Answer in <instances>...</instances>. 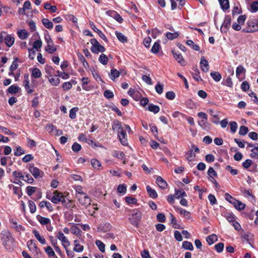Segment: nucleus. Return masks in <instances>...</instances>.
I'll list each match as a JSON object with an SVG mask.
<instances>
[{
    "label": "nucleus",
    "instance_id": "39",
    "mask_svg": "<svg viewBox=\"0 0 258 258\" xmlns=\"http://www.w3.org/2000/svg\"><path fill=\"white\" fill-rule=\"evenodd\" d=\"M211 76L213 80L216 82H219L221 80L222 77L220 74L217 72H212L211 73Z\"/></svg>",
    "mask_w": 258,
    "mask_h": 258
},
{
    "label": "nucleus",
    "instance_id": "10",
    "mask_svg": "<svg viewBox=\"0 0 258 258\" xmlns=\"http://www.w3.org/2000/svg\"><path fill=\"white\" fill-rule=\"evenodd\" d=\"M118 136L119 140L122 145L126 146L128 144L127 135L124 131H120V132L118 134Z\"/></svg>",
    "mask_w": 258,
    "mask_h": 258
},
{
    "label": "nucleus",
    "instance_id": "6",
    "mask_svg": "<svg viewBox=\"0 0 258 258\" xmlns=\"http://www.w3.org/2000/svg\"><path fill=\"white\" fill-rule=\"evenodd\" d=\"M29 170L36 179L39 177H42L44 174L42 171L33 165L30 166Z\"/></svg>",
    "mask_w": 258,
    "mask_h": 258
},
{
    "label": "nucleus",
    "instance_id": "37",
    "mask_svg": "<svg viewBox=\"0 0 258 258\" xmlns=\"http://www.w3.org/2000/svg\"><path fill=\"white\" fill-rule=\"evenodd\" d=\"M182 247L185 249H188L189 250H193L194 247L192 244L189 241H185L182 242Z\"/></svg>",
    "mask_w": 258,
    "mask_h": 258
},
{
    "label": "nucleus",
    "instance_id": "16",
    "mask_svg": "<svg viewBox=\"0 0 258 258\" xmlns=\"http://www.w3.org/2000/svg\"><path fill=\"white\" fill-rule=\"evenodd\" d=\"M10 223L13 228H14L17 231H24L25 228L20 224H18L17 222L14 219L10 220Z\"/></svg>",
    "mask_w": 258,
    "mask_h": 258
},
{
    "label": "nucleus",
    "instance_id": "31",
    "mask_svg": "<svg viewBox=\"0 0 258 258\" xmlns=\"http://www.w3.org/2000/svg\"><path fill=\"white\" fill-rule=\"evenodd\" d=\"M221 9L226 10L229 8V3L228 0H219Z\"/></svg>",
    "mask_w": 258,
    "mask_h": 258
},
{
    "label": "nucleus",
    "instance_id": "53",
    "mask_svg": "<svg viewBox=\"0 0 258 258\" xmlns=\"http://www.w3.org/2000/svg\"><path fill=\"white\" fill-rule=\"evenodd\" d=\"M49 83L54 86H58L60 83V80L59 78H48Z\"/></svg>",
    "mask_w": 258,
    "mask_h": 258
},
{
    "label": "nucleus",
    "instance_id": "29",
    "mask_svg": "<svg viewBox=\"0 0 258 258\" xmlns=\"http://www.w3.org/2000/svg\"><path fill=\"white\" fill-rule=\"evenodd\" d=\"M20 88L15 85H13L9 87L7 89V92L11 94H15L18 93Z\"/></svg>",
    "mask_w": 258,
    "mask_h": 258
},
{
    "label": "nucleus",
    "instance_id": "33",
    "mask_svg": "<svg viewBox=\"0 0 258 258\" xmlns=\"http://www.w3.org/2000/svg\"><path fill=\"white\" fill-rule=\"evenodd\" d=\"M148 109L150 112H152L155 114L158 113L160 111L159 107L153 104H150L149 105Z\"/></svg>",
    "mask_w": 258,
    "mask_h": 258
},
{
    "label": "nucleus",
    "instance_id": "20",
    "mask_svg": "<svg viewBox=\"0 0 258 258\" xmlns=\"http://www.w3.org/2000/svg\"><path fill=\"white\" fill-rule=\"evenodd\" d=\"M32 233L34 235L35 238L39 241L40 243L42 244H45L46 240L45 238L40 235L39 232L37 230L34 229L32 231Z\"/></svg>",
    "mask_w": 258,
    "mask_h": 258
},
{
    "label": "nucleus",
    "instance_id": "55",
    "mask_svg": "<svg viewBox=\"0 0 258 258\" xmlns=\"http://www.w3.org/2000/svg\"><path fill=\"white\" fill-rule=\"evenodd\" d=\"M28 205L30 208V212L31 213H34L36 210V207L35 203L33 201L29 200L28 201Z\"/></svg>",
    "mask_w": 258,
    "mask_h": 258
},
{
    "label": "nucleus",
    "instance_id": "36",
    "mask_svg": "<svg viewBox=\"0 0 258 258\" xmlns=\"http://www.w3.org/2000/svg\"><path fill=\"white\" fill-rule=\"evenodd\" d=\"M45 251L49 257H55L57 258L54 251L50 246H48L45 248Z\"/></svg>",
    "mask_w": 258,
    "mask_h": 258
},
{
    "label": "nucleus",
    "instance_id": "12",
    "mask_svg": "<svg viewBox=\"0 0 258 258\" xmlns=\"http://www.w3.org/2000/svg\"><path fill=\"white\" fill-rule=\"evenodd\" d=\"M24 86L28 94H31L33 92V90L30 89L29 75L28 74H25L24 75Z\"/></svg>",
    "mask_w": 258,
    "mask_h": 258
},
{
    "label": "nucleus",
    "instance_id": "44",
    "mask_svg": "<svg viewBox=\"0 0 258 258\" xmlns=\"http://www.w3.org/2000/svg\"><path fill=\"white\" fill-rule=\"evenodd\" d=\"M170 217L171 218V223L172 225V227L175 229L179 228L180 226L177 222V220L174 216L172 214H170Z\"/></svg>",
    "mask_w": 258,
    "mask_h": 258
},
{
    "label": "nucleus",
    "instance_id": "59",
    "mask_svg": "<svg viewBox=\"0 0 258 258\" xmlns=\"http://www.w3.org/2000/svg\"><path fill=\"white\" fill-rule=\"evenodd\" d=\"M36 187L28 186L26 188V192L29 196H32L36 191Z\"/></svg>",
    "mask_w": 258,
    "mask_h": 258
},
{
    "label": "nucleus",
    "instance_id": "26",
    "mask_svg": "<svg viewBox=\"0 0 258 258\" xmlns=\"http://www.w3.org/2000/svg\"><path fill=\"white\" fill-rule=\"evenodd\" d=\"M175 209L176 211H178L180 215H183L184 217L188 219L190 218V213L189 212L181 208H175Z\"/></svg>",
    "mask_w": 258,
    "mask_h": 258
},
{
    "label": "nucleus",
    "instance_id": "51",
    "mask_svg": "<svg viewBox=\"0 0 258 258\" xmlns=\"http://www.w3.org/2000/svg\"><path fill=\"white\" fill-rule=\"evenodd\" d=\"M175 197L177 199H179L180 198H183L186 196V194L185 191H182L180 189L175 190Z\"/></svg>",
    "mask_w": 258,
    "mask_h": 258
},
{
    "label": "nucleus",
    "instance_id": "8",
    "mask_svg": "<svg viewBox=\"0 0 258 258\" xmlns=\"http://www.w3.org/2000/svg\"><path fill=\"white\" fill-rule=\"evenodd\" d=\"M28 248L36 254H38L40 252L39 249L37 247L34 240H30L27 243Z\"/></svg>",
    "mask_w": 258,
    "mask_h": 258
},
{
    "label": "nucleus",
    "instance_id": "41",
    "mask_svg": "<svg viewBox=\"0 0 258 258\" xmlns=\"http://www.w3.org/2000/svg\"><path fill=\"white\" fill-rule=\"evenodd\" d=\"M209 112L211 115L213 116L215 118H217L218 120H212V121L215 124H218L219 123V118H218V113L217 112H215L212 109L209 110Z\"/></svg>",
    "mask_w": 258,
    "mask_h": 258
},
{
    "label": "nucleus",
    "instance_id": "4",
    "mask_svg": "<svg viewBox=\"0 0 258 258\" xmlns=\"http://www.w3.org/2000/svg\"><path fill=\"white\" fill-rule=\"evenodd\" d=\"M45 40L47 43L45 50L50 53H52L56 50V48L53 46V43L50 35L47 33L45 34Z\"/></svg>",
    "mask_w": 258,
    "mask_h": 258
},
{
    "label": "nucleus",
    "instance_id": "30",
    "mask_svg": "<svg viewBox=\"0 0 258 258\" xmlns=\"http://www.w3.org/2000/svg\"><path fill=\"white\" fill-rule=\"evenodd\" d=\"M75 246L74 247L73 250L77 252H81L84 250V246L83 245H80L79 243V241L77 240H75L74 241Z\"/></svg>",
    "mask_w": 258,
    "mask_h": 258
},
{
    "label": "nucleus",
    "instance_id": "2",
    "mask_svg": "<svg viewBox=\"0 0 258 258\" xmlns=\"http://www.w3.org/2000/svg\"><path fill=\"white\" fill-rule=\"evenodd\" d=\"M247 27L243 31L246 33H252L258 31V19L249 20L247 23Z\"/></svg>",
    "mask_w": 258,
    "mask_h": 258
},
{
    "label": "nucleus",
    "instance_id": "35",
    "mask_svg": "<svg viewBox=\"0 0 258 258\" xmlns=\"http://www.w3.org/2000/svg\"><path fill=\"white\" fill-rule=\"evenodd\" d=\"M41 72L38 68H34L32 70L31 76L34 78H39L41 76Z\"/></svg>",
    "mask_w": 258,
    "mask_h": 258
},
{
    "label": "nucleus",
    "instance_id": "11",
    "mask_svg": "<svg viewBox=\"0 0 258 258\" xmlns=\"http://www.w3.org/2000/svg\"><path fill=\"white\" fill-rule=\"evenodd\" d=\"M201 70L204 72H207L209 70V62L204 56H202L200 60Z\"/></svg>",
    "mask_w": 258,
    "mask_h": 258
},
{
    "label": "nucleus",
    "instance_id": "42",
    "mask_svg": "<svg viewBox=\"0 0 258 258\" xmlns=\"http://www.w3.org/2000/svg\"><path fill=\"white\" fill-rule=\"evenodd\" d=\"M98 60L99 62L103 65L107 64L108 61L107 56L104 53H102L100 55Z\"/></svg>",
    "mask_w": 258,
    "mask_h": 258
},
{
    "label": "nucleus",
    "instance_id": "46",
    "mask_svg": "<svg viewBox=\"0 0 258 258\" xmlns=\"http://www.w3.org/2000/svg\"><path fill=\"white\" fill-rule=\"evenodd\" d=\"M225 199L228 201L230 203L232 204L233 206L235 205L237 200L230 196L228 193H226L225 195Z\"/></svg>",
    "mask_w": 258,
    "mask_h": 258
},
{
    "label": "nucleus",
    "instance_id": "24",
    "mask_svg": "<svg viewBox=\"0 0 258 258\" xmlns=\"http://www.w3.org/2000/svg\"><path fill=\"white\" fill-rule=\"evenodd\" d=\"M45 72L47 74V75L45 76L46 78H49V77H51L54 75L55 70L51 66L46 65L45 67Z\"/></svg>",
    "mask_w": 258,
    "mask_h": 258
},
{
    "label": "nucleus",
    "instance_id": "32",
    "mask_svg": "<svg viewBox=\"0 0 258 258\" xmlns=\"http://www.w3.org/2000/svg\"><path fill=\"white\" fill-rule=\"evenodd\" d=\"M206 240L209 245H212L215 241H217L218 240V238H217L216 235L213 234L208 236L207 237Z\"/></svg>",
    "mask_w": 258,
    "mask_h": 258
},
{
    "label": "nucleus",
    "instance_id": "34",
    "mask_svg": "<svg viewBox=\"0 0 258 258\" xmlns=\"http://www.w3.org/2000/svg\"><path fill=\"white\" fill-rule=\"evenodd\" d=\"M186 44L190 46L192 49L199 51L200 50V47L198 45L195 44L191 40H188L186 42Z\"/></svg>",
    "mask_w": 258,
    "mask_h": 258
},
{
    "label": "nucleus",
    "instance_id": "50",
    "mask_svg": "<svg viewBox=\"0 0 258 258\" xmlns=\"http://www.w3.org/2000/svg\"><path fill=\"white\" fill-rule=\"evenodd\" d=\"M160 48V45L159 42H156L152 47L151 51L153 53H157L159 52Z\"/></svg>",
    "mask_w": 258,
    "mask_h": 258
},
{
    "label": "nucleus",
    "instance_id": "1",
    "mask_svg": "<svg viewBox=\"0 0 258 258\" xmlns=\"http://www.w3.org/2000/svg\"><path fill=\"white\" fill-rule=\"evenodd\" d=\"M3 245L7 250H11L15 246V242L11 234L8 231H3L1 234Z\"/></svg>",
    "mask_w": 258,
    "mask_h": 258
},
{
    "label": "nucleus",
    "instance_id": "28",
    "mask_svg": "<svg viewBox=\"0 0 258 258\" xmlns=\"http://www.w3.org/2000/svg\"><path fill=\"white\" fill-rule=\"evenodd\" d=\"M120 73H121L119 72V71H117L115 69H113L111 70L110 73L109 74V75L111 79L113 81H114L116 78H118L119 76Z\"/></svg>",
    "mask_w": 258,
    "mask_h": 258
},
{
    "label": "nucleus",
    "instance_id": "57",
    "mask_svg": "<svg viewBox=\"0 0 258 258\" xmlns=\"http://www.w3.org/2000/svg\"><path fill=\"white\" fill-rule=\"evenodd\" d=\"M125 202L128 204H136L137 200L136 198L131 197H126L125 198Z\"/></svg>",
    "mask_w": 258,
    "mask_h": 258
},
{
    "label": "nucleus",
    "instance_id": "49",
    "mask_svg": "<svg viewBox=\"0 0 258 258\" xmlns=\"http://www.w3.org/2000/svg\"><path fill=\"white\" fill-rule=\"evenodd\" d=\"M112 156L120 159H123L125 158V155L122 152H118L117 151H113Z\"/></svg>",
    "mask_w": 258,
    "mask_h": 258
},
{
    "label": "nucleus",
    "instance_id": "21",
    "mask_svg": "<svg viewBox=\"0 0 258 258\" xmlns=\"http://www.w3.org/2000/svg\"><path fill=\"white\" fill-rule=\"evenodd\" d=\"M5 41L6 45L10 47L13 45L15 42V38L10 35H7L5 38Z\"/></svg>",
    "mask_w": 258,
    "mask_h": 258
},
{
    "label": "nucleus",
    "instance_id": "58",
    "mask_svg": "<svg viewBox=\"0 0 258 258\" xmlns=\"http://www.w3.org/2000/svg\"><path fill=\"white\" fill-rule=\"evenodd\" d=\"M91 163L92 166L96 169H98L101 165L100 162L96 159H92Z\"/></svg>",
    "mask_w": 258,
    "mask_h": 258
},
{
    "label": "nucleus",
    "instance_id": "19",
    "mask_svg": "<svg viewBox=\"0 0 258 258\" xmlns=\"http://www.w3.org/2000/svg\"><path fill=\"white\" fill-rule=\"evenodd\" d=\"M111 229V226L109 223H105L103 225H101L98 226L97 231L106 232L109 231Z\"/></svg>",
    "mask_w": 258,
    "mask_h": 258
},
{
    "label": "nucleus",
    "instance_id": "5",
    "mask_svg": "<svg viewBox=\"0 0 258 258\" xmlns=\"http://www.w3.org/2000/svg\"><path fill=\"white\" fill-rule=\"evenodd\" d=\"M63 197L64 195L62 192L55 190L53 193V196L51 198H49L48 196H47V198L50 200L53 204H57L62 201Z\"/></svg>",
    "mask_w": 258,
    "mask_h": 258
},
{
    "label": "nucleus",
    "instance_id": "48",
    "mask_svg": "<svg viewBox=\"0 0 258 258\" xmlns=\"http://www.w3.org/2000/svg\"><path fill=\"white\" fill-rule=\"evenodd\" d=\"M96 245L98 246L100 251L102 252H105V244L100 240H97L95 241Z\"/></svg>",
    "mask_w": 258,
    "mask_h": 258
},
{
    "label": "nucleus",
    "instance_id": "15",
    "mask_svg": "<svg viewBox=\"0 0 258 258\" xmlns=\"http://www.w3.org/2000/svg\"><path fill=\"white\" fill-rule=\"evenodd\" d=\"M90 25L92 28V29L96 32L98 33V34L99 35V36L104 40L105 41H107V39L105 35L100 30H99L98 28H97L94 25V23L92 22H89Z\"/></svg>",
    "mask_w": 258,
    "mask_h": 258
},
{
    "label": "nucleus",
    "instance_id": "40",
    "mask_svg": "<svg viewBox=\"0 0 258 258\" xmlns=\"http://www.w3.org/2000/svg\"><path fill=\"white\" fill-rule=\"evenodd\" d=\"M187 157H186V159L188 161H194L195 158L196 157V154L194 152L193 149H190L187 153Z\"/></svg>",
    "mask_w": 258,
    "mask_h": 258
},
{
    "label": "nucleus",
    "instance_id": "18",
    "mask_svg": "<svg viewBox=\"0 0 258 258\" xmlns=\"http://www.w3.org/2000/svg\"><path fill=\"white\" fill-rule=\"evenodd\" d=\"M36 219L42 225H46L50 223V219L42 217L39 215L36 216Z\"/></svg>",
    "mask_w": 258,
    "mask_h": 258
},
{
    "label": "nucleus",
    "instance_id": "43",
    "mask_svg": "<svg viewBox=\"0 0 258 258\" xmlns=\"http://www.w3.org/2000/svg\"><path fill=\"white\" fill-rule=\"evenodd\" d=\"M115 35L117 38V39L121 42L124 43L127 42L126 37L121 33L119 32L118 31L115 32Z\"/></svg>",
    "mask_w": 258,
    "mask_h": 258
},
{
    "label": "nucleus",
    "instance_id": "22",
    "mask_svg": "<svg viewBox=\"0 0 258 258\" xmlns=\"http://www.w3.org/2000/svg\"><path fill=\"white\" fill-rule=\"evenodd\" d=\"M112 128L113 131H116L118 134L120 132V131L123 130L121 122L118 120L114 121Z\"/></svg>",
    "mask_w": 258,
    "mask_h": 258
},
{
    "label": "nucleus",
    "instance_id": "64",
    "mask_svg": "<svg viewBox=\"0 0 258 258\" xmlns=\"http://www.w3.org/2000/svg\"><path fill=\"white\" fill-rule=\"evenodd\" d=\"M117 191L119 193L125 194L126 191V186L124 184H119L117 187Z\"/></svg>",
    "mask_w": 258,
    "mask_h": 258
},
{
    "label": "nucleus",
    "instance_id": "61",
    "mask_svg": "<svg viewBox=\"0 0 258 258\" xmlns=\"http://www.w3.org/2000/svg\"><path fill=\"white\" fill-rule=\"evenodd\" d=\"M78 57L79 58V60L80 61L83 63V66L85 68H87L88 67L89 64L85 58H84V56L81 54V53H79L78 54Z\"/></svg>",
    "mask_w": 258,
    "mask_h": 258
},
{
    "label": "nucleus",
    "instance_id": "9",
    "mask_svg": "<svg viewBox=\"0 0 258 258\" xmlns=\"http://www.w3.org/2000/svg\"><path fill=\"white\" fill-rule=\"evenodd\" d=\"M172 53L174 56V58L182 66L186 65V62L183 59L181 53L178 52H176L175 50H173Z\"/></svg>",
    "mask_w": 258,
    "mask_h": 258
},
{
    "label": "nucleus",
    "instance_id": "27",
    "mask_svg": "<svg viewBox=\"0 0 258 258\" xmlns=\"http://www.w3.org/2000/svg\"><path fill=\"white\" fill-rule=\"evenodd\" d=\"M146 189L148 194L151 198L153 199H156L157 198L158 194L155 189H152L149 185L147 186Z\"/></svg>",
    "mask_w": 258,
    "mask_h": 258
},
{
    "label": "nucleus",
    "instance_id": "45",
    "mask_svg": "<svg viewBox=\"0 0 258 258\" xmlns=\"http://www.w3.org/2000/svg\"><path fill=\"white\" fill-rule=\"evenodd\" d=\"M199 125L204 130H208L209 127V123L207 122V120L202 119L198 121Z\"/></svg>",
    "mask_w": 258,
    "mask_h": 258
},
{
    "label": "nucleus",
    "instance_id": "47",
    "mask_svg": "<svg viewBox=\"0 0 258 258\" xmlns=\"http://www.w3.org/2000/svg\"><path fill=\"white\" fill-rule=\"evenodd\" d=\"M235 208L239 211L243 210L245 207V205L241 202L237 200L234 206Z\"/></svg>",
    "mask_w": 258,
    "mask_h": 258
},
{
    "label": "nucleus",
    "instance_id": "23",
    "mask_svg": "<svg viewBox=\"0 0 258 258\" xmlns=\"http://www.w3.org/2000/svg\"><path fill=\"white\" fill-rule=\"evenodd\" d=\"M91 50L93 53L97 54L99 52H104L105 51V48L103 46L99 44L94 47H91Z\"/></svg>",
    "mask_w": 258,
    "mask_h": 258
},
{
    "label": "nucleus",
    "instance_id": "62",
    "mask_svg": "<svg viewBox=\"0 0 258 258\" xmlns=\"http://www.w3.org/2000/svg\"><path fill=\"white\" fill-rule=\"evenodd\" d=\"M251 12L252 13H255L258 11V2L254 1L253 2L251 5Z\"/></svg>",
    "mask_w": 258,
    "mask_h": 258
},
{
    "label": "nucleus",
    "instance_id": "14",
    "mask_svg": "<svg viewBox=\"0 0 258 258\" xmlns=\"http://www.w3.org/2000/svg\"><path fill=\"white\" fill-rule=\"evenodd\" d=\"M79 201L80 202V203L85 207H87L90 205L91 200L90 198L85 194L84 195V196L82 198H80L79 199Z\"/></svg>",
    "mask_w": 258,
    "mask_h": 258
},
{
    "label": "nucleus",
    "instance_id": "38",
    "mask_svg": "<svg viewBox=\"0 0 258 258\" xmlns=\"http://www.w3.org/2000/svg\"><path fill=\"white\" fill-rule=\"evenodd\" d=\"M19 37L21 39H25L28 37V34L25 30H20L17 32Z\"/></svg>",
    "mask_w": 258,
    "mask_h": 258
},
{
    "label": "nucleus",
    "instance_id": "60",
    "mask_svg": "<svg viewBox=\"0 0 258 258\" xmlns=\"http://www.w3.org/2000/svg\"><path fill=\"white\" fill-rule=\"evenodd\" d=\"M208 174L210 176V178H213V177H217V174L216 171L214 170L213 167H210L208 170L207 172Z\"/></svg>",
    "mask_w": 258,
    "mask_h": 258
},
{
    "label": "nucleus",
    "instance_id": "25",
    "mask_svg": "<svg viewBox=\"0 0 258 258\" xmlns=\"http://www.w3.org/2000/svg\"><path fill=\"white\" fill-rule=\"evenodd\" d=\"M41 22L43 26L48 29H51L53 27L52 22L47 18H43Z\"/></svg>",
    "mask_w": 258,
    "mask_h": 258
},
{
    "label": "nucleus",
    "instance_id": "52",
    "mask_svg": "<svg viewBox=\"0 0 258 258\" xmlns=\"http://www.w3.org/2000/svg\"><path fill=\"white\" fill-rule=\"evenodd\" d=\"M179 36V34L177 32L170 33L168 32L166 34V36L168 39L173 40Z\"/></svg>",
    "mask_w": 258,
    "mask_h": 258
},
{
    "label": "nucleus",
    "instance_id": "13",
    "mask_svg": "<svg viewBox=\"0 0 258 258\" xmlns=\"http://www.w3.org/2000/svg\"><path fill=\"white\" fill-rule=\"evenodd\" d=\"M31 7V3L30 1H26L24 5L23 8H19L18 10V13L20 15H24L26 10H29Z\"/></svg>",
    "mask_w": 258,
    "mask_h": 258
},
{
    "label": "nucleus",
    "instance_id": "3",
    "mask_svg": "<svg viewBox=\"0 0 258 258\" xmlns=\"http://www.w3.org/2000/svg\"><path fill=\"white\" fill-rule=\"evenodd\" d=\"M142 218V213L139 210L134 211L131 216L128 218L131 223L136 227H139V222Z\"/></svg>",
    "mask_w": 258,
    "mask_h": 258
},
{
    "label": "nucleus",
    "instance_id": "7",
    "mask_svg": "<svg viewBox=\"0 0 258 258\" xmlns=\"http://www.w3.org/2000/svg\"><path fill=\"white\" fill-rule=\"evenodd\" d=\"M231 25V18L229 15H226L225 17L224 21L221 27V31L223 32H226L230 28Z\"/></svg>",
    "mask_w": 258,
    "mask_h": 258
},
{
    "label": "nucleus",
    "instance_id": "63",
    "mask_svg": "<svg viewBox=\"0 0 258 258\" xmlns=\"http://www.w3.org/2000/svg\"><path fill=\"white\" fill-rule=\"evenodd\" d=\"M78 110V107H74L70 111V117L74 119L76 117V112Z\"/></svg>",
    "mask_w": 258,
    "mask_h": 258
},
{
    "label": "nucleus",
    "instance_id": "56",
    "mask_svg": "<svg viewBox=\"0 0 258 258\" xmlns=\"http://www.w3.org/2000/svg\"><path fill=\"white\" fill-rule=\"evenodd\" d=\"M224 244L222 242H219L215 245V250L219 253L223 251Z\"/></svg>",
    "mask_w": 258,
    "mask_h": 258
},
{
    "label": "nucleus",
    "instance_id": "17",
    "mask_svg": "<svg viewBox=\"0 0 258 258\" xmlns=\"http://www.w3.org/2000/svg\"><path fill=\"white\" fill-rule=\"evenodd\" d=\"M156 183L162 189H165L167 186V183L161 176H157Z\"/></svg>",
    "mask_w": 258,
    "mask_h": 258
},
{
    "label": "nucleus",
    "instance_id": "54",
    "mask_svg": "<svg viewBox=\"0 0 258 258\" xmlns=\"http://www.w3.org/2000/svg\"><path fill=\"white\" fill-rule=\"evenodd\" d=\"M248 132V128L247 127L242 125L240 127L239 134L241 136H244Z\"/></svg>",
    "mask_w": 258,
    "mask_h": 258
}]
</instances>
